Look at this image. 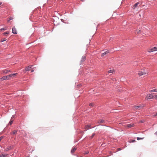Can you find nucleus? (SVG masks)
Returning <instances> with one entry per match:
<instances>
[{
    "instance_id": "f257e3e1",
    "label": "nucleus",
    "mask_w": 157,
    "mask_h": 157,
    "mask_svg": "<svg viewBox=\"0 0 157 157\" xmlns=\"http://www.w3.org/2000/svg\"><path fill=\"white\" fill-rule=\"evenodd\" d=\"M147 74V72L146 70H144V71H141L139 72L138 73V74L139 76H141L143 75H144L146 74Z\"/></svg>"
},
{
    "instance_id": "f03ea898",
    "label": "nucleus",
    "mask_w": 157,
    "mask_h": 157,
    "mask_svg": "<svg viewBox=\"0 0 157 157\" xmlns=\"http://www.w3.org/2000/svg\"><path fill=\"white\" fill-rule=\"evenodd\" d=\"M144 107V106L143 105L136 106L135 105L133 106V109L134 110L140 109H142Z\"/></svg>"
},
{
    "instance_id": "7ed1b4c3",
    "label": "nucleus",
    "mask_w": 157,
    "mask_h": 157,
    "mask_svg": "<svg viewBox=\"0 0 157 157\" xmlns=\"http://www.w3.org/2000/svg\"><path fill=\"white\" fill-rule=\"evenodd\" d=\"M10 79V77L9 76V75L8 76H3L2 78H0L1 80L3 81V80H8Z\"/></svg>"
},
{
    "instance_id": "20e7f679",
    "label": "nucleus",
    "mask_w": 157,
    "mask_h": 157,
    "mask_svg": "<svg viewBox=\"0 0 157 157\" xmlns=\"http://www.w3.org/2000/svg\"><path fill=\"white\" fill-rule=\"evenodd\" d=\"M157 51V48L156 47H154L153 48L149 49L148 50V52H151L154 51Z\"/></svg>"
},
{
    "instance_id": "39448f33",
    "label": "nucleus",
    "mask_w": 157,
    "mask_h": 157,
    "mask_svg": "<svg viewBox=\"0 0 157 157\" xmlns=\"http://www.w3.org/2000/svg\"><path fill=\"white\" fill-rule=\"evenodd\" d=\"M153 96L152 94H150L147 96L146 99H147V100L153 98Z\"/></svg>"
},
{
    "instance_id": "423d86ee",
    "label": "nucleus",
    "mask_w": 157,
    "mask_h": 157,
    "mask_svg": "<svg viewBox=\"0 0 157 157\" xmlns=\"http://www.w3.org/2000/svg\"><path fill=\"white\" fill-rule=\"evenodd\" d=\"M12 32L13 33L15 34H17V30L16 29V28L15 27H13L12 29Z\"/></svg>"
},
{
    "instance_id": "0eeeda50",
    "label": "nucleus",
    "mask_w": 157,
    "mask_h": 157,
    "mask_svg": "<svg viewBox=\"0 0 157 157\" xmlns=\"http://www.w3.org/2000/svg\"><path fill=\"white\" fill-rule=\"evenodd\" d=\"M134 126V124L133 123H131L130 124H128L125 125V127H127L128 128H131L133 127Z\"/></svg>"
},
{
    "instance_id": "6e6552de",
    "label": "nucleus",
    "mask_w": 157,
    "mask_h": 157,
    "mask_svg": "<svg viewBox=\"0 0 157 157\" xmlns=\"http://www.w3.org/2000/svg\"><path fill=\"white\" fill-rule=\"evenodd\" d=\"M32 66H33L32 65H29V66L26 67L25 68V70L26 71H29L30 70V69L32 67Z\"/></svg>"
},
{
    "instance_id": "1a4fd4ad",
    "label": "nucleus",
    "mask_w": 157,
    "mask_h": 157,
    "mask_svg": "<svg viewBox=\"0 0 157 157\" xmlns=\"http://www.w3.org/2000/svg\"><path fill=\"white\" fill-rule=\"evenodd\" d=\"M91 128V127L90 125H86L85 126V130H87Z\"/></svg>"
},
{
    "instance_id": "9d476101",
    "label": "nucleus",
    "mask_w": 157,
    "mask_h": 157,
    "mask_svg": "<svg viewBox=\"0 0 157 157\" xmlns=\"http://www.w3.org/2000/svg\"><path fill=\"white\" fill-rule=\"evenodd\" d=\"M140 3L139 2H137L132 7V8L133 9H135L136 7L138 6V5L140 4Z\"/></svg>"
},
{
    "instance_id": "9b49d317",
    "label": "nucleus",
    "mask_w": 157,
    "mask_h": 157,
    "mask_svg": "<svg viewBox=\"0 0 157 157\" xmlns=\"http://www.w3.org/2000/svg\"><path fill=\"white\" fill-rule=\"evenodd\" d=\"M109 52V51H106L101 54V56H104L106 54H108Z\"/></svg>"
},
{
    "instance_id": "f8f14e48",
    "label": "nucleus",
    "mask_w": 157,
    "mask_h": 157,
    "mask_svg": "<svg viewBox=\"0 0 157 157\" xmlns=\"http://www.w3.org/2000/svg\"><path fill=\"white\" fill-rule=\"evenodd\" d=\"M10 70H8L7 69L5 70L2 71V72L3 73L5 74H7L9 72H10Z\"/></svg>"
},
{
    "instance_id": "ddd939ff",
    "label": "nucleus",
    "mask_w": 157,
    "mask_h": 157,
    "mask_svg": "<svg viewBox=\"0 0 157 157\" xmlns=\"http://www.w3.org/2000/svg\"><path fill=\"white\" fill-rule=\"evenodd\" d=\"M17 73H15L13 74H11L9 75V76L10 77V78L12 76H15L17 75Z\"/></svg>"
},
{
    "instance_id": "4468645a",
    "label": "nucleus",
    "mask_w": 157,
    "mask_h": 157,
    "mask_svg": "<svg viewBox=\"0 0 157 157\" xmlns=\"http://www.w3.org/2000/svg\"><path fill=\"white\" fill-rule=\"evenodd\" d=\"M76 149H77L75 147L72 148L71 151V152L72 153H73L76 151Z\"/></svg>"
},
{
    "instance_id": "2eb2a0df",
    "label": "nucleus",
    "mask_w": 157,
    "mask_h": 157,
    "mask_svg": "<svg viewBox=\"0 0 157 157\" xmlns=\"http://www.w3.org/2000/svg\"><path fill=\"white\" fill-rule=\"evenodd\" d=\"M150 92H157V89H155L153 90H151L149 91Z\"/></svg>"
},
{
    "instance_id": "dca6fc26",
    "label": "nucleus",
    "mask_w": 157,
    "mask_h": 157,
    "mask_svg": "<svg viewBox=\"0 0 157 157\" xmlns=\"http://www.w3.org/2000/svg\"><path fill=\"white\" fill-rule=\"evenodd\" d=\"M105 122L103 120L101 119L100 120V121H99L98 123H104Z\"/></svg>"
},
{
    "instance_id": "f3484780",
    "label": "nucleus",
    "mask_w": 157,
    "mask_h": 157,
    "mask_svg": "<svg viewBox=\"0 0 157 157\" xmlns=\"http://www.w3.org/2000/svg\"><path fill=\"white\" fill-rule=\"evenodd\" d=\"M140 30L139 29H137L136 30L135 33L140 34Z\"/></svg>"
},
{
    "instance_id": "a211bd4d",
    "label": "nucleus",
    "mask_w": 157,
    "mask_h": 157,
    "mask_svg": "<svg viewBox=\"0 0 157 157\" xmlns=\"http://www.w3.org/2000/svg\"><path fill=\"white\" fill-rule=\"evenodd\" d=\"M136 141L135 140H130L129 141V142L130 143L134 142Z\"/></svg>"
},
{
    "instance_id": "6ab92c4d",
    "label": "nucleus",
    "mask_w": 157,
    "mask_h": 157,
    "mask_svg": "<svg viewBox=\"0 0 157 157\" xmlns=\"http://www.w3.org/2000/svg\"><path fill=\"white\" fill-rule=\"evenodd\" d=\"M113 71H114L113 70H109L108 71V72L109 73H113Z\"/></svg>"
},
{
    "instance_id": "aec40b11",
    "label": "nucleus",
    "mask_w": 157,
    "mask_h": 157,
    "mask_svg": "<svg viewBox=\"0 0 157 157\" xmlns=\"http://www.w3.org/2000/svg\"><path fill=\"white\" fill-rule=\"evenodd\" d=\"M6 155L5 154H2L0 155V157H5Z\"/></svg>"
},
{
    "instance_id": "412c9836",
    "label": "nucleus",
    "mask_w": 157,
    "mask_h": 157,
    "mask_svg": "<svg viewBox=\"0 0 157 157\" xmlns=\"http://www.w3.org/2000/svg\"><path fill=\"white\" fill-rule=\"evenodd\" d=\"M144 138V137H141V138L137 137V140H142Z\"/></svg>"
},
{
    "instance_id": "4be33fe9",
    "label": "nucleus",
    "mask_w": 157,
    "mask_h": 157,
    "mask_svg": "<svg viewBox=\"0 0 157 157\" xmlns=\"http://www.w3.org/2000/svg\"><path fill=\"white\" fill-rule=\"evenodd\" d=\"M7 29V28H2L0 29V31H2V30H6Z\"/></svg>"
},
{
    "instance_id": "5701e85b",
    "label": "nucleus",
    "mask_w": 157,
    "mask_h": 157,
    "mask_svg": "<svg viewBox=\"0 0 157 157\" xmlns=\"http://www.w3.org/2000/svg\"><path fill=\"white\" fill-rule=\"evenodd\" d=\"M13 120H10L9 124L10 125H11L13 123Z\"/></svg>"
},
{
    "instance_id": "b1692460",
    "label": "nucleus",
    "mask_w": 157,
    "mask_h": 157,
    "mask_svg": "<svg viewBox=\"0 0 157 157\" xmlns=\"http://www.w3.org/2000/svg\"><path fill=\"white\" fill-rule=\"evenodd\" d=\"M6 38H4L2 40H1V42H3L6 41Z\"/></svg>"
},
{
    "instance_id": "393cba45",
    "label": "nucleus",
    "mask_w": 157,
    "mask_h": 157,
    "mask_svg": "<svg viewBox=\"0 0 157 157\" xmlns=\"http://www.w3.org/2000/svg\"><path fill=\"white\" fill-rule=\"evenodd\" d=\"M10 147H8L6 149V151H8L9 150H10Z\"/></svg>"
},
{
    "instance_id": "a878e982",
    "label": "nucleus",
    "mask_w": 157,
    "mask_h": 157,
    "mask_svg": "<svg viewBox=\"0 0 157 157\" xmlns=\"http://www.w3.org/2000/svg\"><path fill=\"white\" fill-rule=\"evenodd\" d=\"M9 32H5V33H4L3 34H4V35H6V34H9Z\"/></svg>"
},
{
    "instance_id": "bb28decb",
    "label": "nucleus",
    "mask_w": 157,
    "mask_h": 157,
    "mask_svg": "<svg viewBox=\"0 0 157 157\" xmlns=\"http://www.w3.org/2000/svg\"><path fill=\"white\" fill-rule=\"evenodd\" d=\"M17 132V131L15 130H14L13 132L12 133H13V134H14L16 133Z\"/></svg>"
},
{
    "instance_id": "cd10ccee",
    "label": "nucleus",
    "mask_w": 157,
    "mask_h": 157,
    "mask_svg": "<svg viewBox=\"0 0 157 157\" xmlns=\"http://www.w3.org/2000/svg\"><path fill=\"white\" fill-rule=\"evenodd\" d=\"M13 18L12 17H10L9 18V19L7 20L8 21H9L10 20L13 19Z\"/></svg>"
},
{
    "instance_id": "c85d7f7f",
    "label": "nucleus",
    "mask_w": 157,
    "mask_h": 157,
    "mask_svg": "<svg viewBox=\"0 0 157 157\" xmlns=\"http://www.w3.org/2000/svg\"><path fill=\"white\" fill-rule=\"evenodd\" d=\"M153 98H154L157 99V95H155L154 96H153Z\"/></svg>"
},
{
    "instance_id": "c756f323",
    "label": "nucleus",
    "mask_w": 157,
    "mask_h": 157,
    "mask_svg": "<svg viewBox=\"0 0 157 157\" xmlns=\"http://www.w3.org/2000/svg\"><path fill=\"white\" fill-rule=\"evenodd\" d=\"M95 135V133H93L92 134V135L91 136V139L92 138L94 137V136Z\"/></svg>"
},
{
    "instance_id": "7c9ffc66",
    "label": "nucleus",
    "mask_w": 157,
    "mask_h": 157,
    "mask_svg": "<svg viewBox=\"0 0 157 157\" xmlns=\"http://www.w3.org/2000/svg\"><path fill=\"white\" fill-rule=\"evenodd\" d=\"M89 106H93L94 105V104L93 103H90L89 104Z\"/></svg>"
},
{
    "instance_id": "2f4dec72",
    "label": "nucleus",
    "mask_w": 157,
    "mask_h": 157,
    "mask_svg": "<svg viewBox=\"0 0 157 157\" xmlns=\"http://www.w3.org/2000/svg\"><path fill=\"white\" fill-rule=\"evenodd\" d=\"M153 117H156L157 116V112L155 114L153 115Z\"/></svg>"
},
{
    "instance_id": "473e14b6",
    "label": "nucleus",
    "mask_w": 157,
    "mask_h": 157,
    "mask_svg": "<svg viewBox=\"0 0 157 157\" xmlns=\"http://www.w3.org/2000/svg\"><path fill=\"white\" fill-rule=\"evenodd\" d=\"M10 120H13V121L14 120V118H13V117H12V118H11Z\"/></svg>"
},
{
    "instance_id": "72a5a7b5",
    "label": "nucleus",
    "mask_w": 157,
    "mask_h": 157,
    "mask_svg": "<svg viewBox=\"0 0 157 157\" xmlns=\"http://www.w3.org/2000/svg\"><path fill=\"white\" fill-rule=\"evenodd\" d=\"M34 70H32L31 71V72H33L34 71Z\"/></svg>"
},
{
    "instance_id": "f704fd0d",
    "label": "nucleus",
    "mask_w": 157,
    "mask_h": 157,
    "mask_svg": "<svg viewBox=\"0 0 157 157\" xmlns=\"http://www.w3.org/2000/svg\"><path fill=\"white\" fill-rule=\"evenodd\" d=\"M82 2H84L85 0H80Z\"/></svg>"
},
{
    "instance_id": "c9c22d12",
    "label": "nucleus",
    "mask_w": 157,
    "mask_h": 157,
    "mask_svg": "<svg viewBox=\"0 0 157 157\" xmlns=\"http://www.w3.org/2000/svg\"><path fill=\"white\" fill-rule=\"evenodd\" d=\"M155 134L157 135V131L155 133Z\"/></svg>"
},
{
    "instance_id": "e433bc0d",
    "label": "nucleus",
    "mask_w": 157,
    "mask_h": 157,
    "mask_svg": "<svg viewBox=\"0 0 157 157\" xmlns=\"http://www.w3.org/2000/svg\"><path fill=\"white\" fill-rule=\"evenodd\" d=\"M88 152H86V154H88Z\"/></svg>"
},
{
    "instance_id": "4c0bfd02",
    "label": "nucleus",
    "mask_w": 157,
    "mask_h": 157,
    "mask_svg": "<svg viewBox=\"0 0 157 157\" xmlns=\"http://www.w3.org/2000/svg\"><path fill=\"white\" fill-rule=\"evenodd\" d=\"M12 117H13V118H14V117L13 116Z\"/></svg>"
},
{
    "instance_id": "58836bf2",
    "label": "nucleus",
    "mask_w": 157,
    "mask_h": 157,
    "mask_svg": "<svg viewBox=\"0 0 157 157\" xmlns=\"http://www.w3.org/2000/svg\"><path fill=\"white\" fill-rule=\"evenodd\" d=\"M118 149H119V150H121L120 148H119Z\"/></svg>"
},
{
    "instance_id": "ea45409f",
    "label": "nucleus",
    "mask_w": 157,
    "mask_h": 157,
    "mask_svg": "<svg viewBox=\"0 0 157 157\" xmlns=\"http://www.w3.org/2000/svg\"><path fill=\"white\" fill-rule=\"evenodd\" d=\"M1 4H2V3H0V5Z\"/></svg>"
}]
</instances>
